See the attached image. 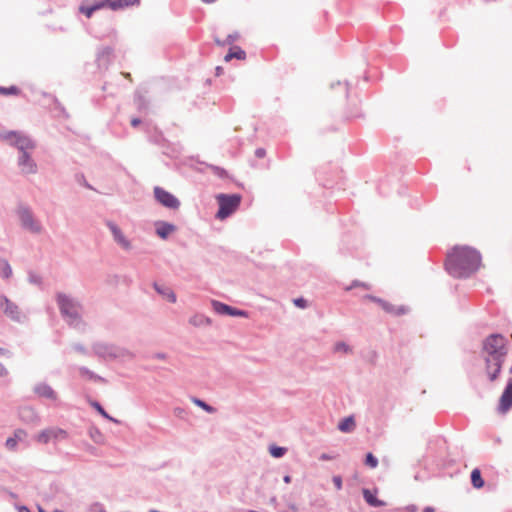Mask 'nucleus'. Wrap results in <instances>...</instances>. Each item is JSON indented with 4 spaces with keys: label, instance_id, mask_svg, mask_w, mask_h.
<instances>
[{
    "label": "nucleus",
    "instance_id": "obj_1",
    "mask_svg": "<svg viewBox=\"0 0 512 512\" xmlns=\"http://www.w3.org/2000/svg\"><path fill=\"white\" fill-rule=\"evenodd\" d=\"M446 268L454 277H466L477 271L481 265V255L473 247L455 246L447 255Z\"/></svg>",
    "mask_w": 512,
    "mask_h": 512
},
{
    "label": "nucleus",
    "instance_id": "obj_2",
    "mask_svg": "<svg viewBox=\"0 0 512 512\" xmlns=\"http://www.w3.org/2000/svg\"><path fill=\"white\" fill-rule=\"evenodd\" d=\"M484 352L486 356L492 357L494 374L501 370L504 357L506 355V339L501 335H491L484 342Z\"/></svg>",
    "mask_w": 512,
    "mask_h": 512
},
{
    "label": "nucleus",
    "instance_id": "obj_3",
    "mask_svg": "<svg viewBox=\"0 0 512 512\" xmlns=\"http://www.w3.org/2000/svg\"><path fill=\"white\" fill-rule=\"evenodd\" d=\"M138 3L139 0H99L96 4H92L90 6L80 5L79 12L84 14L87 18H90L93 12L104 7H109L112 10H118Z\"/></svg>",
    "mask_w": 512,
    "mask_h": 512
},
{
    "label": "nucleus",
    "instance_id": "obj_4",
    "mask_svg": "<svg viewBox=\"0 0 512 512\" xmlns=\"http://www.w3.org/2000/svg\"><path fill=\"white\" fill-rule=\"evenodd\" d=\"M219 204V210L216 217L220 220H224L233 214L240 206L241 196L239 194H219L216 196Z\"/></svg>",
    "mask_w": 512,
    "mask_h": 512
},
{
    "label": "nucleus",
    "instance_id": "obj_5",
    "mask_svg": "<svg viewBox=\"0 0 512 512\" xmlns=\"http://www.w3.org/2000/svg\"><path fill=\"white\" fill-rule=\"evenodd\" d=\"M1 138L8 142L10 145L16 146L22 152V154L24 152H28L29 150L34 149L35 147L34 143L30 138L19 132H5L1 135Z\"/></svg>",
    "mask_w": 512,
    "mask_h": 512
},
{
    "label": "nucleus",
    "instance_id": "obj_6",
    "mask_svg": "<svg viewBox=\"0 0 512 512\" xmlns=\"http://www.w3.org/2000/svg\"><path fill=\"white\" fill-rule=\"evenodd\" d=\"M57 301L64 316L69 317L71 320H76L79 316V305L68 296L59 294Z\"/></svg>",
    "mask_w": 512,
    "mask_h": 512
},
{
    "label": "nucleus",
    "instance_id": "obj_7",
    "mask_svg": "<svg viewBox=\"0 0 512 512\" xmlns=\"http://www.w3.org/2000/svg\"><path fill=\"white\" fill-rule=\"evenodd\" d=\"M154 196L160 204L167 208L178 209L180 206L179 200L173 194L161 187L157 186L154 188Z\"/></svg>",
    "mask_w": 512,
    "mask_h": 512
},
{
    "label": "nucleus",
    "instance_id": "obj_8",
    "mask_svg": "<svg viewBox=\"0 0 512 512\" xmlns=\"http://www.w3.org/2000/svg\"><path fill=\"white\" fill-rule=\"evenodd\" d=\"M67 438V432L61 428H49L41 431L37 436V442L47 444L50 441L63 440Z\"/></svg>",
    "mask_w": 512,
    "mask_h": 512
},
{
    "label": "nucleus",
    "instance_id": "obj_9",
    "mask_svg": "<svg viewBox=\"0 0 512 512\" xmlns=\"http://www.w3.org/2000/svg\"><path fill=\"white\" fill-rule=\"evenodd\" d=\"M19 218L21 220L22 226L29 230L32 233H39L41 231V227L38 222L33 219L31 212L26 208H20L18 211Z\"/></svg>",
    "mask_w": 512,
    "mask_h": 512
},
{
    "label": "nucleus",
    "instance_id": "obj_10",
    "mask_svg": "<svg viewBox=\"0 0 512 512\" xmlns=\"http://www.w3.org/2000/svg\"><path fill=\"white\" fill-rule=\"evenodd\" d=\"M512 407V379H509L507 385L500 397L498 411L502 414L507 413Z\"/></svg>",
    "mask_w": 512,
    "mask_h": 512
},
{
    "label": "nucleus",
    "instance_id": "obj_11",
    "mask_svg": "<svg viewBox=\"0 0 512 512\" xmlns=\"http://www.w3.org/2000/svg\"><path fill=\"white\" fill-rule=\"evenodd\" d=\"M212 307L214 311L221 315H229V316H240L246 317L247 313L243 310L235 309L227 304L221 303L219 301L213 300Z\"/></svg>",
    "mask_w": 512,
    "mask_h": 512
},
{
    "label": "nucleus",
    "instance_id": "obj_12",
    "mask_svg": "<svg viewBox=\"0 0 512 512\" xmlns=\"http://www.w3.org/2000/svg\"><path fill=\"white\" fill-rule=\"evenodd\" d=\"M0 308L11 319H14V320H18L19 319L20 313H19L17 305L12 303L5 296H0Z\"/></svg>",
    "mask_w": 512,
    "mask_h": 512
},
{
    "label": "nucleus",
    "instance_id": "obj_13",
    "mask_svg": "<svg viewBox=\"0 0 512 512\" xmlns=\"http://www.w3.org/2000/svg\"><path fill=\"white\" fill-rule=\"evenodd\" d=\"M19 166L21 171L25 174H32L36 172L37 166L34 161L29 157L28 152H24L19 158Z\"/></svg>",
    "mask_w": 512,
    "mask_h": 512
},
{
    "label": "nucleus",
    "instance_id": "obj_14",
    "mask_svg": "<svg viewBox=\"0 0 512 512\" xmlns=\"http://www.w3.org/2000/svg\"><path fill=\"white\" fill-rule=\"evenodd\" d=\"M34 392L39 397H43V398H46V399H49V400H52V401H56L57 400L56 392L52 389L51 386H49L46 383H40V384L36 385L35 388H34Z\"/></svg>",
    "mask_w": 512,
    "mask_h": 512
},
{
    "label": "nucleus",
    "instance_id": "obj_15",
    "mask_svg": "<svg viewBox=\"0 0 512 512\" xmlns=\"http://www.w3.org/2000/svg\"><path fill=\"white\" fill-rule=\"evenodd\" d=\"M362 493H363V497L368 505H370L372 507H383L386 505L385 501L377 498V490L372 491L369 489H363Z\"/></svg>",
    "mask_w": 512,
    "mask_h": 512
},
{
    "label": "nucleus",
    "instance_id": "obj_16",
    "mask_svg": "<svg viewBox=\"0 0 512 512\" xmlns=\"http://www.w3.org/2000/svg\"><path fill=\"white\" fill-rule=\"evenodd\" d=\"M108 227L110 228L115 241L124 249L130 248V242L125 238L120 228L114 223L109 222Z\"/></svg>",
    "mask_w": 512,
    "mask_h": 512
},
{
    "label": "nucleus",
    "instance_id": "obj_17",
    "mask_svg": "<svg viewBox=\"0 0 512 512\" xmlns=\"http://www.w3.org/2000/svg\"><path fill=\"white\" fill-rule=\"evenodd\" d=\"M175 229L176 227L173 224L167 222L156 223V233L162 239H166Z\"/></svg>",
    "mask_w": 512,
    "mask_h": 512
},
{
    "label": "nucleus",
    "instance_id": "obj_18",
    "mask_svg": "<svg viewBox=\"0 0 512 512\" xmlns=\"http://www.w3.org/2000/svg\"><path fill=\"white\" fill-rule=\"evenodd\" d=\"M355 428V420L353 417H346L343 420H341L338 424V429L341 432H351Z\"/></svg>",
    "mask_w": 512,
    "mask_h": 512
},
{
    "label": "nucleus",
    "instance_id": "obj_19",
    "mask_svg": "<svg viewBox=\"0 0 512 512\" xmlns=\"http://www.w3.org/2000/svg\"><path fill=\"white\" fill-rule=\"evenodd\" d=\"M246 57V53L244 50H242L241 48L239 47H233L230 49V51L226 54V56L224 57V60L226 62L230 61L231 59L233 58H236V59H239V60H244Z\"/></svg>",
    "mask_w": 512,
    "mask_h": 512
},
{
    "label": "nucleus",
    "instance_id": "obj_20",
    "mask_svg": "<svg viewBox=\"0 0 512 512\" xmlns=\"http://www.w3.org/2000/svg\"><path fill=\"white\" fill-rule=\"evenodd\" d=\"M471 483L476 489H480L484 486V480L482 479L481 472L478 468L473 469L471 472Z\"/></svg>",
    "mask_w": 512,
    "mask_h": 512
},
{
    "label": "nucleus",
    "instance_id": "obj_21",
    "mask_svg": "<svg viewBox=\"0 0 512 512\" xmlns=\"http://www.w3.org/2000/svg\"><path fill=\"white\" fill-rule=\"evenodd\" d=\"M155 289L158 291V293L162 294L169 302L174 303L176 301V296L170 288L161 287L158 284H155Z\"/></svg>",
    "mask_w": 512,
    "mask_h": 512
},
{
    "label": "nucleus",
    "instance_id": "obj_22",
    "mask_svg": "<svg viewBox=\"0 0 512 512\" xmlns=\"http://www.w3.org/2000/svg\"><path fill=\"white\" fill-rule=\"evenodd\" d=\"M485 361H486V372H487V375L489 377V380L490 381L496 380V378L498 377V374L500 373L501 370H498L497 372H495V376H493V374H494V366H493L492 357L486 356L485 357Z\"/></svg>",
    "mask_w": 512,
    "mask_h": 512
},
{
    "label": "nucleus",
    "instance_id": "obj_23",
    "mask_svg": "<svg viewBox=\"0 0 512 512\" xmlns=\"http://www.w3.org/2000/svg\"><path fill=\"white\" fill-rule=\"evenodd\" d=\"M0 275L3 278H5V279H8L9 277H11L12 269H11V267L8 264L7 261H4V260L1 261V263H0Z\"/></svg>",
    "mask_w": 512,
    "mask_h": 512
},
{
    "label": "nucleus",
    "instance_id": "obj_24",
    "mask_svg": "<svg viewBox=\"0 0 512 512\" xmlns=\"http://www.w3.org/2000/svg\"><path fill=\"white\" fill-rule=\"evenodd\" d=\"M20 89L16 86H10V87H1L0 86V95H19Z\"/></svg>",
    "mask_w": 512,
    "mask_h": 512
},
{
    "label": "nucleus",
    "instance_id": "obj_25",
    "mask_svg": "<svg viewBox=\"0 0 512 512\" xmlns=\"http://www.w3.org/2000/svg\"><path fill=\"white\" fill-rule=\"evenodd\" d=\"M269 452L270 454L275 457V458H279V457H282L285 452H286V448L284 447H278V446H275V445H272L270 446L269 448Z\"/></svg>",
    "mask_w": 512,
    "mask_h": 512
},
{
    "label": "nucleus",
    "instance_id": "obj_26",
    "mask_svg": "<svg viewBox=\"0 0 512 512\" xmlns=\"http://www.w3.org/2000/svg\"><path fill=\"white\" fill-rule=\"evenodd\" d=\"M367 298H368V299H370V300H372V301H374V302H376V303H378V304H379V306H380L383 310H385V311H387V312H393V308H392V306H391L389 303L385 302L384 300L377 299V298L372 297V296H367Z\"/></svg>",
    "mask_w": 512,
    "mask_h": 512
},
{
    "label": "nucleus",
    "instance_id": "obj_27",
    "mask_svg": "<svg viewBox=\"0 0 512 512\" xmlns=\"http://www.w3.org/2000/svg\"><path fill=\"white\" fill-rule=\"evenodd\" d=\"M192 401H193L194 404H196L197 406L201 407L202 409H204L208 413L215 412V409L213 407L209 406L208 404H206L205 402H203L200 399L194 398Z\"/></svg>",
    "mask_w": 512,
    "mask_h": 512
},
{
    "label": "nucleus",
    "instance_id": "obj_28",
    "mask_svg": "<svg viewBox=\"0 0 512 512\" xmlns=\"http://www.w3.org/2000/svg\"><path fill=\"white\" fill-rule=\"evenodd\" d=\"M365 464L370 468H376L378 465V460L372 453H368L366 455Z\"/></svg>",
    "mask_w": 512,
    "mask_h": 512
},
{
    "label": "nucleus",
    "instance_id": "obj_29",
    "mask_svg": "<svg viewBox=\"0 0 512 512\" xmlns=\"http://www.w3.org/2000/svg\"><path fill=\"white\" fill-rule=\"evenodd\" d=\"M335 352L350 353L351 349L345 342H338L334 346Z\"/></svg>",
    "mask_w": 512,
    "mask_h": 512
},
{
    "label": "nucleus",
    "instance_id": "obj_30",
    "mask_svg": "<svg viewBox=\"0 0 512 512\" xmlns=\"http://www.w3.org/2000/svg\"><path fill=\"white\" fill-rule=\"evenodd\" d=\"M91 405L105 418L114 421V419L107 414V412L102 408V406L98 402H91Z\"/></svg>",
    "mask_w": 512,
    "mask_h": 512
},
{
    "label": "nucleus",
    "instance_id": "obj_31",
    "mask_svg": "<svg viewBox=\"0 0 512 512\" xmlns=\"http://www.w3.org/2000/svg\"><path fill=\"white\" fill-rule=\"evenodd\" d=\"M238 39V34H235V35H228V38L226 41H220L217 37L215 38V42L218 44V45H225V44H231L233 43L235 40Z\"/></svg>",
    "mask_w": 512,
    "mask_h": 512
},
{
    "label": "nucleus",
    "instance_id": "obj_32",
    "mask_svg": "<svg viewBox=\"0 0 512 512\" xmlns=\"http://www.w3.org/2000/svg\"><path fill=\"white\" fill-rule=\"evenodd\" d=\"M355 287H360V288H362L364 290H369L370 289V285L369 284L364 283V282L354 281L351 286L346 288V290H351L352 288H355Z\"/></svg>",
    "mask_w": 512,
    "mask_h": 512
},
{
    "label": "nucleus",
    "instance_id": "obj_33",
    "mask_svg": "<svg viewBox=\"0 0 512 512\" xmlns=\"http://www.w3.org/2000/svg\"><path fill=\"white\" fill-rule=\"evenodd\" d=\"M17 443H18V440L13 436V437H9L7 440H6V447L9 449V450H14L17 446Z\"/></svg>",
    "mask_w": 512,
    "mask_h": 512
},
{
    "label": "nucleus",
    "instance_id": "obj_34",
    "mask_svg": "<svg viewBox=\"0 0 512 512\" xmlns=\"http://www.w3.org/2000/svg\"><path fill=\"white\" fill-rule=\"evenodd\" d=\"M333 483L337 490H340L342 488V478L340 476H334Z\"/></svg>",
    "mask_w": 512,
    "mask_h": 512
},
{
    "label": "nucleus",
    "instance_id": "obj_35",
    "mask_svg": "<svg viewBox=\"0 0 512 512\" xmlns=\"http://www.w3.org/2000/svg\"><path fill=\"white\" fill-rule=\"evenodd\" d=\"M13 436L19 441V440H22L26 436V433L24 430L19 429L14 432Z\"/></svg>",
    "mask_w": 512,
    "mask_h": 512
},
{
    "label": "nucleus",
    "instance_id": "obj_36",
    "mask_svg": "<svg viewBox=\"0 0 512 512\" xmlns=\"http://www.w3.org/2000/svg\"><path fill=\"white\" fill-rule=\"evenodd\" d=\"M294 304L300 308L306 307V300L303 298H298L294 300Z\"/></svg>",
    "mask_w": 512,
    "mask_h": 512
},
{
    "label": "nucleus",
    "instance_id": "obj_37",
    "mask_svg": "<svg viewBox=\"0 0 512 512\" xmlns=\"http://www.w3.org/2000/svg\"><path fill=\"white\" fill-rule=\"evenodd\" d=\"M80 373H81L82 376L88 377L90 379L94 378L93 373L90 372L89 370H87L86 368H81L80 369Z\"/></svg>",
    "mask_w": 512,
    "mask_h": 512
},
{
    "label": "nucleus",
    "instance_id": "obj_38",
    "mask_svg": "<svg viewBox=\"0 0 512 512\" xmlns=\"http://www.w3.org/2000/svg\"><path fill=\"white\" fill-rule=\"evenodd\" d=\"M99 0H83L81 5H87L90 6L92 4H96Z\"/></svg>",
    "mask_w": 512,
    "mask_h": 512
},
{
    "label": "nucleus",
    "instance_id": "obj_39",
    "mask_svg": "<svg viewBox=\"0 0 512 512\" xmlns=\"http://www.w3.org/2000/svg\"><path fill=\"white\" fill-rule=\"evenodd\" d=\"M320 459H321V460H323V461H328V460L333 459V457H332V456H330V455H328V454H325V453H324V454H322V455L320 456Z\"/></svg>",
    "mask_w": 512,
    "mask_h": 512
},
{
    "label": "nucleus",
    "instance_id": "obj_40",
    "mask_svg": "<svg viewBox=\"0 0 512 512\" xmlns=\"http://www.w3.org/2000/svg\"><path fill=\"white\" fill-rule=\"evenodd\" d=\"M140 122H141V121H140V119H138V118H133V119L131 120V125H132L133 127H137V126L140 124Z\"/></svg>",
    "mask_w": 512,
    "mask_h": 512
},
{
    "label": "nucleus",
    "instance_id": "obj_41",
    "mask_svg": "<svg viewBox=\"0 0 512 512\" xmlns=\"http://www.w3.org/2000/svg\"><path fill=\"white\" fill-rule=\"evenodd\" d=\"M7 374L6 368L0 363V376H4Z\"/></svg>",
    "mask_w": 512,
    "mask_h": 512
},
{
    "label": "nucleus",
    "instance_id": "obj_42",
    "mask_svg": "<svg viewBox=\"0 0 512 512\" xmlns=\"http://www.w3.org/2000/svg\"><path fill=\"white\" fill-rule=\"evenodd\" d=\"M256 154L258 157H263L265 154V151L263 149H259L256 151Z\"/></svg>",
    "mask_w": 512,
    "mask_h": 512
},
{
    "label": "nucleus",
    "instance_id": "obj_43",
    "mask_svg": "<svg viewBox=\"0 0 512 512\" xmlns=\"http://www.w3.org/2000/svg\"><path fill=\"white\" fill-rule=\"evenodd\" d=\"M422 512H435V509L433 507H426Z\"/></svg>",
    "mask_w": 512,
    "mask_h": 512
},
{
    "label": "nucleus",
    "instance_id": "obj_44",
    "mask_svg": "<svg viewBox=\"0 0 512 512\" xmlns=\"http://www.w3.org/2000/svg\"><path fill=\"white\" fill-rule=\"evenodd\" d=\"M284 482H285V483H290V482H291V477H290V476H288V475H286V476L284 477Z\"/></svg>",
    "mask_w": 512,
    "mask_h": 512
},
{
    "label": "nucleus",
    "instance_id": "obj_45",
    "mask_svg": "<svg viewBox=\"0 0 512 512\" xmlns=\"http://www.w3.org/2000/svg\"><path fill=\"white\" fill-rule=\"evenodd\" d=\"M204 3L210 4L215 2L216 0H202Z\"/></svg>",
    "mask_w": 512,
    "mask_h": 512
},
{
    "label": "nucleus",
    "instance_id": "obj_46",
    "mask_svg": "<svg viewBox=\"0 0 512 512\" xmlns=\"http://www.w3.org/2000/svg\"><path fill=\"white\" fill-rule=\"evenodd\" d=\"M124 76H125L127 79L131 80V75H130L129 73L124 74Z\"/></svg>",
    "mask_w": 512,
    "mask_h": 512
},
{
    "label": "nucleus",
    "instance_id": "obj_47",
    "mask_svg": "<svg viewBox=\"0 0 512 512\" xmlns=\"http://www.w3.org/2000/svg\"><path fill=\"white\" fill-rule=\"evenodd\" d=\"M0 354L4 355V354H6V351L3 348H0Z\"/></svg>",
    "mask_w": 512,
    "mask_h": 512
},
{
    "label": "nucleus",
    "instance_id": "obj_48",
    "mask_svg": "<svg viewBox=\"0 0 512 512\" xmlns=\"http://www.w3.org/2000/svg\"><path fill=\"white\" fill-rule=\"evenodd\" d=\"M150 512H158V511L152 510V511H150Z\"/></svg>",
    "mask_w": 512,
    "mask_h": 512
},
{
    "label": "nucleus",
    "instance_id": "obj_49",
    "mask_svg": "<svg viewBox=\"0 0 512 512\" xmlns=\"http://www.w3.org/2000/svg\"><path fill=\"white\" fill-rule=\"evenodd\" d=\"M40 512H42V511L40 510Z\"/></svg>",
    "mask_w": 512,
    "mask_h": 512
}]
</instances>
